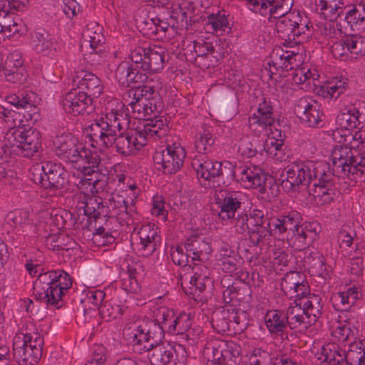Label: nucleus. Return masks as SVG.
I'll use <instances>...</instances> for the list:
<instances>
[{
    "label": "nucleus",
    "mask_w": 365,
    "mask_h": 365,
    "mask_svg": "<svg viewBox=\"0 0 365 365\" xmlns=\"http://www.w3.org/2000/svg\"><path fill=\"white\" fill-rule=\"evenodd\" d=\"M103 29L97 22H91L87 24L83 31L84 41L89 43L92 52L98 53L97 48L104 42L103 34Z\"/></svg>",
    "instance_id": "c9c22d12"
},
{
    "label": "nucleus",
    "mask_w": 365,
    "mask_h": 365,
    "mask_svg": "<svg viewBox=\"0 0 365 365\" xmlns=\"http://www.w3.org/2000/svg\"><path fill=\"white\" fill-rule=\"evenodd\" d=\"M336 122L338 126L352 132L365 126V115H337Z\"/></svg>",
    "instance_id": "49530a36"
},
{
    "label": "nucleus",
    "mask_w": 365,
    "mask_h": 365,
    "mask_svg": "<svg viewBox=\"0 0 365 365\" xmlns=\"http://www.w3.org/2000/svg\"><path fill=\"white\" fill-rule=\"evenodd\" d=\"M269 354L260 348H255L247 354L242 360V365H269Z\"/></svg>",
    "instance_id": "de8ad7c7"
},
{
    "label": "nucleus",
    "mask_w": 365,
    "mask_h": 365,
    "mask_svg": "<svg viewBox=\"0 0 365 365\" xmlns=\"http://www.w3.org/2000/svg\"><path fill=\"white\" fill-rule=\"evenodd\" d=\"M191 324L190 314L181 312L178 315H175L174 322L171 323L168 331L170 333L183 334L190 328Z\"/></svg>",
    "instance_id": "09e8293b"
},
{
    "label": "nucleus",
    "mask_w": 365,
    "mask_h": 365,
    "mask_svg": "<svg viewBox=\"0 0 365 365\" xmlns=\"http://www.w3.org/2000/svg\"><path fill=\"white\" fill-rule=\"evenodd\" d=\"M101 312L103 318H107V320H111L119 317L123 314V309L121 306L113 302L106 305Z\"/></svg>",
    "instance_id": "e2e57ef3"
},
{
    "label": "nucleus",
    "mask_w": 365,
    "mask_h": 365,
    "mask_svg": "<svg viewBox=\"0 0 365 365\" xmlns=\"http://www.w3.org/2000/svg\"><path fill=\"white\" fill-rule=\"evenodd\" d=\"M192 166L195 170L200 183L205 188L215 187L216 179L227 170L224 163L209 159L206 155H196L192 160Z\"/></svg>",
    "instance_id": "4be33fe9"
},
{
    "label": "nucleus",
    "mask_w": 365,
    "mask_h": 365,
    "mask_svg": "<svg viewBox=\"0 0 365 365\" xmlns=\"http://www.w3.org/2000/svg\"><path fill=\"white\" fill-rule=\"evenodd\" d=\"M264 322L271 335L282 334L286 330L287 324L290 327L289 307L287 316L277 309L267 311L264 317Z\"/></svg>",
    "instance_id": "c756f323"
},
{
    "label": "nucleus",
    "mask_w": 365,
    "mask_h": 365,
    "mask_svg": "<svg viewBox=\"0 0 365 365\" xmlns=\"http://www.w3.org/2000/svg\"><path fill=\"white\" fill-rule=\"evenodd\" d=\"M134 235L136 249L143 256L153 254L160 246L161 237L155 224L147 223L137 226Z\"/></svg>",
    "instance_id": "b1692460"
},
{
    "label": "nucleus",
    "mask_w": 365,
    "mask_h": 365,
    "mask_svg": "<svg viewBox=\"0 0 365 365\" xmlns=\"http://www.w3.org/2000/svg\"><path fill=\"white\" fill-rule=\"evenodd\" d=\"M13 60L8 58L6 62V67L3 68L1 73H3L6 79L13 83H21L26 80L27 74L25 72V68L22 67V61L19 59L16 60V63H14V66L9 69L8 67H11Z\"/></svg>",
    "instance_id": "79ce46f5"
},
{
    "label": "nucleus",
    "mask_w": 365,
    "mask_h": 365,
    "mask_svg": "<svg viewBox=\"0 0 365 365\" xmlns=\"http://www.w3.org/2000/svg\"><path fill=\"white\" fill-rule=\"evenodd\" d=\"M36 98V94L33 92H25L22 94V96H17L16 94H11L6 98V102L14 106L17 109H29L28 112H33V114H38L39 110H35L36 109L35 106V100Z\"/></svg>",
    "instance_id": "4c0bfd02"
},
{
    "label": "nucleus",
    "mask_w": 365,
    "mask_h": 365,
    "mask_svg": "<svg viewBox=\"0 0 365 365\" xmlns=\"http://www.w3.org/2000/svg\"><path fill=\"white\" fill-rule=\"evenodd\" d=\"M246 226L251 237L257 244L268 237H273L280 243L284 240L295 250H302L311 245L318 236L320 226L316 222L299 225V215L292 212L280 217L264 218L259 209H253L247 215Z\"/></svg>",
    "instance_id": "7ed1b4c3"
},
{
    "label": "nucleus",
    "mask_w": 365,
    "mask_h": 365,
    "mask_svg": "<svg viewBox=\"0 0 365 365\" xmlns=\"http://www.w3.org/2000/svg\"><path fill=\"white\" fill-rule=\"evenodd\" d=\"M210 238L202 237L198 234L190 235L185 243V248L191 256L192 260L206 261L212 256V248Z\"/></svg>",
    "instance_id": "a878e982"
},
{
    "label": "nucleus",
    "mask_w": 365,
    "mask_h": 365,
    "mask_svg": "<svg viewBox=\"0 0 365 365\" xmlns=\"http://www.w3.org/2000/svg\"><path fill=\"white\" fill-rule=\"evenodd\" d=\"M210 279L206 276L202 274L195 272L192 277H190L189 284L190 287L186 289L187 281L185 279H181V286L185 289V292L187 294L195 295L197 292H202L206 287V284L210 282Z\"/></svg>",
    "instance_id": "a18cd8bd"
},
{
    "label": "nucleus",
    "mask_w": 365,
    "mask_h": 365,
    "mask_svg": "<svg viewBox=\"0 0 365 365\" xmlns=\"http://www.w3.org/2000/svg\"><path fill=\"white\" fill-rule=\"evenodd\" d=\"M156 307H155L153 310V317L155 323L152 321L148 320H140L134 322L133 324L140 323L142 322H145L148 324V328H150V331H151V328L154 329H166L168 330L170 325L172 322H174L175 312L173 309L168 307V302H165L162 297H160L156 300Z\"/></svg>",
    "instance_id": "bb28decb"
},
{
    "label": "nucleus",
    "mask_w": 365,
    "mask_h": 365,
    "mask_svg": "<svg viewBox=\"0 0 365 365\" xmlns=\"http://www.w3.org/2000/svg\"><path fill=\"white\" fill-rule=\"evenodd\" d=\"M310 272L313 274L318 275L325 279L331 277V271L326 266L324 258L321 256L313 259V262L310 267Z\"/></svg>",
    "instance_id": "4d7b16f0"
},
{
    "label": "nucleus",
    "mask_w": 365,
    "mask_h": 365,
    "mask_svg": "<svg viewBox=\"0 0 365 365\" xmlns=\"http://www.w3.org/2000/svg\"><path fill=\"white\" fill-rule=\"evenodd\" d=\"M352 150L349 146L338 148L335 146L329 155V161L332 164L334 170L344 175H349L354 167V156Z\"/></svg>",
    "instance_id": "cd10ccee"
},
{
    "label": "nucleus",
    "mask_w": 365,
    "mask_h": 365,
    "mask_svg": "<svg viewBox=\"0 0 365 365\" xmlns=\"http://www.w3.org/2000/svg\"><path fill=\"white\" fill-rule=\"evenodd\" d=\"M136 23L143 35L147 36L148 38L156 39V31L158 29L156 28L155 17L136 19Z\"/></svg>",
    "instance_id": "6e6d98bb"
},
{
    "label": "nucleus",
    "mask_w": 365,
    "mask_h": 365,
    "mask_svg": "<svg viewBox=\"0 0 365 365\" xmlns=\"http://www.w3.org/2000/svg\"><path fill=\"white\" fill-rule=\"evenodd\" d=\"M155 21L156 28L158 29L156 31V39L164 38L169 28L174 26V19L173 16H170V18L165 21L160 19L159 17H155Z\"/></svg>",
    "instance_id": "0e129e2a"
},
{
    "label": "nucleus",
    "mask_w": 365,
    "mask_h": 365,
    "mask_svg": "<svg viewBox=\"0 0 365 365\" xmlns=\"http://www.w3.org/2000/svg\"><path fill=\"white\" fill-rule=\"evenodd\" d=\"M133 65L128 61L121 62L115 71V78L122 86H130V76L133 70Z\"/></svg>",
    "instance_id": "5fc2aeb1"
},
{
    "label": "nucleus",
    "mask_w": 365,
    "mask_h": 365,
    "mask_svg": "<svg viewBox=\"0 0 365 365\" xmlns=\"http://www.w3.org/2000/svg\"><path fill=\"white\" fill-rule=\"evenodd\" d=\"M319 105L316 101H309L307 98L300 99L294 106L295 113L307 114L311 112L318 111Z\"/></svg>",
    "instance_id": "680f3d73"
},
{
    "label": "nucleus",
    "mask_w": 365,
    "mask_h": 365,
    "mask_svg": "<svg viewBox=\"0 0 365 365\" xmlns=\"http://www.w3.org/2000/svg\"><path fill=\"white\" fill-rule=\"evenodd\" d=\"M88 142L84 145L71 133L57 135L53 141L56 154L70 163L76 170L75 175H83V178L77 184L78 192L76 195V221L78 228L88 229L99 216L97 209L101 199L97 196L100 187L104 186L107 179L108 170L101 165L98 152L101 148L91 145L88 134Z\"/></svg>",
    "instance_id": "f257e3e1"
},
{
    "label": "nucleus",
    "mask_w": 365,
    "mask_h": 365,
    "mask_svg": "<svg viewBox=\"0 0 365 365\" xmlns=\"http://www.w3.org/2000/svg\"><path fill=\"white\" fill-rule=\"evenodd\" d=\"M39 219L50 227L51 232L46 242L52 250L61 251L66 256L75 254L77 249L76 242L62 231L72 225L71 212L61 208H51L41 212Z\"/></svg>",
    "instance_id": "1a4fd4ad"
},
{
    "label": "nucleus",
    "mask_w": 365,
    "mask_h": 365,
    "mask_svg": "<svg viewBox=\"0 0 365 365\" xmlns=\"http://www.w3.org/2000/svg\"><path fill=\"white\" fill-rule=\"evenodd\" d=\"M1 27L4 30L2 37H11L16 34H21L24 26L19 18H16L12 11L0 12Z\"/></svg>",
    "instance_id": "e433bc0d"
},
{
    "label": "nucleus",
    "mask_w": 365,
    "mask_h": 365,
    "mask_svg": "<svg viewBox=\"0 0 365 365\" xmlns=\"http://www.w3.org/2000/svg\"><path fill=\"white\" fill-rule=\"evenodd\" d=\"M276 19L277 35L284 40V45L287 47L303 43L312 34V24L304 13L292 11Z\"/></svg>",
    "instance_id": "f8f14e48"
},
{
    "label": "nucleus",
    "mask_w": 365,
    "mask_h": 365,
    "mask_svg": "<svg viewBox=\"0 0 365 365\" xmlns=\"http://www.w3.org/2000/svg\"><path fill=\"white\" fill-rule=\"evenodd\" d=\"M121 286L128 293L137 294L140 290V285L135 277L128 273H125L122 276Z\"/></svg>",
    "instance_id": "bf43d9fd"
},
{
    "label": "nucleus",
    "mask_w": 365,
    "mask_h": 365,
    "mask_svg": "<svg viewBox=\"0 0 365 365\" xmlns=\"http://www.w3.org/2000/svg\"><path fill=\"white\" fill-rule=\"evenodd\" d=\"M359 322L354 317L337 319L329 324L331 336L340 342L351 341L346 352H341L334 343L314 341L312 348L321 365H365V341L359 339Z\"/></svg>",
    "instance_id": "20e7f679"
},
{
    "label": "nucleus",
    "mask_w": 365,
    "mask_h": 365,
    "mask_svg": "<svg viewBox=\"0 0 365 365\" xmlns=\"http://www.w3.org/2000/svg\"><path fill=\"white\" fill-rule=\"evenodd\" d=\"M123 334L135 351L142 353L152 349L148 358L153 365L186 364L187 354L185 347L180 344L174 347L155 344L153 334L145 322L126 326Z\"/></svg>",
    "instance_id": "423d86ee"
},
{
    "label": "nucleus",
    "mask_w": 365,
    "mask_h": 365,
    "mask_svg": "<svg viewBox=\"0 0 365 365\" xmlns=\"http://www.w3.org/2000/svg\"><path fill=\"white\" fill-rule=\"evenodd\" d=\"M281 288L289 298H295L289 306L290 329L295 332L307 334L321 315L322 305L317 295H309V287L304 274L289 272L284 274L281 282Z\"/></svg>",
    "instance_id": "39448f33"
},
{
    "label": "nucleus",
    "mask_w": 365,
    "mask_h": 365,
    "mask_svg": "<svg viewBox=\"0 0 365 365\" xmlns=\"http://www.w3.org/2000/svg\"><path fill=\"white\" fill-rule=\"evenodd\" d=\"M185 151L179 145H172L166 148L156 150L153 155V162L157 168L164 173H175L183 165Z\"/></svg>",
    "instance_id": "5701e85b"
},
{
    "label": "nucleus",
    "mask_w": 365,
    "mask_h": 365,
    "mask_svg": "<svg viewBox=\"0 0 365 365\" xmlns=\"http://www.w3.org/2000/svg\"><path fill=\"white\" fill-rule=\"evenodd\" d=\"M1 153L2 150H0V179L4 180L6 184L13 185L14 181L18 182L19 180L14 178L13 172L8 170L10 152L4 150V153L1 154Z\"/></svg>",
    "instance_id": "603ef678"
},
{
    "label": "nucleus",
    "mask_w": 365,
    "mask_h": 365,
    "mask_svg": "<svg viewBox=\"0 0 365 365\" xmlns=\"http://www.w3.org/2000/svg\"><path fill=\"white\" fill-rule=\"evenodd\" d=\"M26 267L31 276L38 277L34 283L35 294L48 304L60 307L63 296L72 285L69 274L61 269L38 274V267L32 264Z\"/></svg>",
    "instance_id": "6e6552de"
},
{
    "label": "nucleus",
    "mask_w": 365,
    "mask_h": 365,
    "mask_svg": "<svg viewBox=\"0 0 365 365\" xmlns=\"http://www.w3.org/2000/svg\"><path fill=\"white\" fill-rule=\"evenodd\" d=\"M215 259L225 273L232 274L237 269L235 252L227 244L223 245L215 255Z\"/></svg>",
    "instance_id": "58836bf2"
},
{
    "label": "nucleus",
    "mask_w": 365,
    "mask_h": 365,
    "mask_svg": "<svg viewBox=\"0 0 365 365\" xmlns=\"http://www.w3.org/2000/svg\"><path fill=\"white\" fill-rule=\"evenodd\" d=\"M316 5L324 15L334 19L344 15L346 6L345 0H319Z\"/></svg>",
    "instance_id": "ea45409f"
},
{
    "label": "nucleus",
    "mask_w": 365,
    "mask_h": 365,
    "mask_svg": "<svg viewBox=\"0 0 365 365\" xmlns=\"http://www.w3.org/2000/svg\"><path fill=\"white\" fill-rule=\"evenodd\" d=\"M215 139L208 128L200 127L195 137V147L199 154L207 153L214 144Z\"/></svg>",
    "instance_id": "37998d69"
},
{
    "label": "nucleus",
    "mask_w": 365,
    "mask_h": 365,
    "mask_svg": "<svg viewBox=\"0 0 365 365\" xmlns=\"http://www.w3.org/2000/svg\"><path fill=\"white\" fill-rule=\"evenodd\" d=\"M249 123L252 130L266 132L264 150L269 157L279 160L277 155L284 144V138L281 130L275 127V121L272 115H251Z\"/></svg>",
    "instance_id": "dca6fc26"
},
{
    "label": "nucleus",
    "mask_w": 365,
    "mask_h": 365,
    "mask_svg": "<svg viewBox=\"0 0 365 365\" xmlns=\"http://www.w3.org/2000/svg\"><path fill=\"white\" fill-rule=\"evenodd\" d=\"M225 170H227L230 181L236 180L237 185L245 190H257L263 197L268 199L277 195V185L274 178L266 173L259 166L250 165L242 167L235 174L234 165L230 162L224 163Z\"/></svg>",
    "instance_id": "9d476101"
},
{
    "label": "nucleus",
    "mask_w": 365,
    "mask_h": 365,
    "mask_svg": "<svg viewBox=\"0 0 365 365\" xmlns=\"http://www.w3.org/2000/svg\"><path fill=\"white\" fill-rule=\"evenodd\" d=\"M116 188L110 201V207L116 215L132 211L140 193L135 181L130 176L119 174L116 176Z\"/></svg>",
    "instance_id": "4468645a"
},
{
    "label": "nucleus",
    "mask_w": 365,
    "mask_h": 365,
    "mask_svg": "<svg viewBox=\"0 0 365 365\" xmlns=\"http://www.w3.org/2000/svg\"><path fill=\"white\" fill-rule=\"evenodd\" d=\"M194 51L196 53V61L201 62L205 67L215 66L219 61L220 53L215 51V46L211 42L203 40L194 42Z\"/></svg>",
    "instance_id": "2f4dec72"
},
{
    "label": "nucleus",
    "mask_w": 365,
    "mask_h": 365,
    "mask_svg": "<svg viewBox=\"0 0 365 365\" xmlns=\"http://www.w3.org/2000/svg\"><path fill=\"white\" fill-rule=\"evenodd\" d=\"M331 51L333 56L340 61L360 58L365 56V36L345 35L331 45Z\"/></svg>",
    "instance_id": "aec40b11"
},
{
    "label": "nucleus",
    "mask_w": 365,
    "mask_h": 365,
    "mask_svg": "<svg viewBox=\"0 0 365 365\" xmlns=\"http://www.w3.org/2000/svg\"><path fill=\"white\" fill-rule=\"evenodd\" d=\"M43 336L33 324L17 331L13 339L14 355L19 365H37L42 355Z\"/></svg>",
    "instance_id": "9b49d317"
},
{
    "label": "nucleus",
    "mask_w": 365,
    "mask_h": 365,
    "mask_svg": "<svg viewBox=\"0 0 365 365\" xmlns=\"http://www.w3.org/2000/svg\"><path fill=\"white\" fill-rule=\"evenodd\" d=\"M249 324V316L247 312L242 310L232 311L229 316V322L227 329L229 331L233 330L238 334L245 330Z\"/></svg>",
    "instance_id": "c03bdc74"
},
{
    "label": "nucleus",
    "mask_w": 365,
    "mask_h": 365,
    "mask_svg": "<svg viewBox=\"0 0 365 365\" xmlns=\"http://www.w3.org/2000/svg\"><path fill=\"white\" fill-rule=\"evenodd\" d=\"M63 11L68 18L72 19L81 11V6L76 0H64Z\"/></svg>",
    "instance_id": "338daca9"
},
{
    "label": "nucleus",
    "mask_w": 365,
    "mask_h": 365,
    "mask_svg": "<svg viewBox=\"0 0 365 365\" xmlns=\"http://www.w3.org/2000/svg\"><path fill=\"white\" fill-rule=\"evenodd\" d=\"M31 180L42 187L60 189L69 182L68 172L61 164L53 162L36 163L30 169Z\"/></svg>",
    "instance_id": "2eb2a0df"
},
{
    "label": "nucleus",
    "mask_w": 365,
    "mask_h": 365,
    "mask_svg": "<svg viewBox=\"0 0 365 365\" xmlns=\"http://www.w3.org/2000/svg\"><path fill=\"white\" fill-rule=\"evenodd\" d=\"M106 115L89 125L88 134L92 146L107 148L115 143L116 150L122 155H135L148 143V137L165 135L168 130V123L164 115H153L148 118H138L135 129L125 135L116 137L117 131L125 129L130 115Z\"/></svg>",
    "instance_id": "f03ea898"
},
{
    "label": "nucleus",
    "mask_w": 365,
    "mask_h": 365,
    "mask_svg": "<svg viewBox=\"0 0 365 365\" xmlns=\"http://www.w3.org/2000/svg\"><path fill=\"white\" fill-rule=\"evenodd\" d=\"M105 361V348L98 345L94 348L91 358L86 365H106Z\"/></svg>",
    "instance_id": "774afa93"
},
{
    "label": "nucleus",
    "mask_w": 365,
    "mask_h": 365,
    "mask_svg": "<svg viewBox=\"0 0 365 365\" xmlns=\"http://www.w3.org/2000/svg\"><path fill=\"white\" fill-rule=\"evenodd\" d=\"M326 168V164L322 161L295 162L288 165L285 168L286 181L293 187L310 180L312 177H322Z\"/></svg>",
    "instance_id": "6ab92c4d"
},
{
    "label": "nucleus",
    "mask_w": 365,
    "mask_h": 365,
    "mask_svg": "<svg viewBox=\"0 0 365 365\" xmlns=\"http://www.w3.org/2000/svg\"><path fill=\"white\" fill-rule=\"evenodd\" d=\"M325 139L330 143H332L334 148L337 146L338 148L349 146L351 148L360 149V143L362 140L361 134L355 132L353 134L352 132L346 130L337 125L336 128L328 131L325 134Z\"/></svg>",
    "instance_id": "c85d7f7f"
},
{
    "label": "nucleus",
    "mask_w": 365,
    "mask_h": 365,
    "mask_svg": "<svg viewBox=\"0 0 365 365\" xmlns=\"http://www.w3.org/2000/svg\"><path fill=\"white\" fill-rule=\"evenodd\" d=\"M32 42L38 53L48 54L53 47V42L47 33L35 32L32 36Z\"/></svg>",
    "instance_id": "3c124183"
},
{
    "label": "nucleus",
    "mask_w": 365,
    "mask_h": 365,
    "mask_svg": "<svg viewBox=\"0 0 365 365\" xmlns=\"http://www.w3.org/2000/svg\"><path fill=\"white\" fill-rule=\"evenodd\" d=\"M242 352L240 346L233 341L210 337L202 352L205 365H237Z\"/></svg>",
    "instance_id": "ddd939ff"
},
{
    "label": "nucleus",
    "mask_w": 365,
    "mask_h": 365,
    "mask_svg": "<svg viewBox=\"0 0 365 365\" xmlns=\"http://www.w3.org/2000/svg\"><path fill=\"white\" fill-rule=\"evenodd\" d=\"M73 86L82 91L68 92L62 101V106L68 114H91L93 111L92 99L98 98L103 93L101 79L91 72L81 71L73 78Z\"/></svg>",
    "instance_id": "0eeeda50"
},
{
    "label": "nucleus",
    "mask_w": 365,
    "mask_h": 365,
    "mask_svg": "<svg viewBox=\"0 0 365 365\" xmlns=\"http://www.w3.org/2000/svg\"><path fill=\"white\" fill-rule=\"evenodd\" d=\"M344 14V21L351 30L365 28V1H361L356 4L346 5Z\"/></svg>",
    "instance_id": "7c9ffc66"
},
{
    "label": "nucleus",
    "mask_w": 365,
    "mask_h": 365,
    "mask_svg": "<svg viewBox=\"0 0 365 365\" xmlns=\"http://www.w3.org/2000/svg\"><path fill=\"white\" fill-rule=\"evenodd\" d=\"M151 214L160 217L163 221L167 220L168 212L165 207V201L160 195H155L153 197Z\"/></svg>",
    "instance_id": "13d9d810"
},
{
    "label": "nucleus",
    "mask_w": 365,
    "mask_h": 365,
    "mask_svg": "<svg viewBox=\"0 0 365 365\" xmlns=\"http://www.w3.org/2000/svg\"><path fill=\"white\" fill-rule=\"evenodd\" d=\"M315 180L309 188L310 200L318 206L331 203L336 197L335 186L324 173Z\"/></svg>",
    "instance_id": "393cba45"
},
{
    "label": "nucleus",
    "mask_w": 365,
    "mask_h": 365,
    "mask_svg": "<svg viewBox=\"0 0 365 365\" xmlns=\"http://www.w3.org/2000/svg\"><path fill=\"white\" fill-rule=\"evenodd\" d=\"M165 53V49L161 46H139L131 51L130 59L138 69L154 73L164 68Z\"/></svg>",
    "instance_id": "a211bd4d"
},
{
    "label": "nucleus",
    "mask_w": 365,
    "mask_h": 365,
    "mask_svg": "<svg viewBox=\"0 0 365 365\" xmlns=\"http://www.w3.org/2000/svg\"><path fill=\"white\" fill-rule=\"evenodd\" d=\"M159 84L158 80L155 78H148L145 83L139 86L137 88L130 89L123 96V98L126 101V96L128 98H133V99L142 98L145 101L155 100L160 97L158 88Z\"/></svg>",
    "instance_id": "473e14b6"
},
{
    "label": "nucleus",
    "mask_w": 365,
    "mask_h": 365,
    "mask_svg": "<svg viewBox=\"0 0 365 365\" xmlns=\"http://www.w3.org/2000/svg\"><path fill=\"white\" fill-rule=\"evenodd\" d=\"M288 255L282 249H275L272 251V255L271 257V263L274 270H277L280 266H286L288 262Z\"/></svg>",
    "instance_id": "69168bd1"
},
{
    "label": "nucleus",
    "mask_w": 365,
    "mask_h": 365,
    "mask_svg": "<svg viewBox=\"0 0 365 365\" xmlns=\"http://www.w3.org/2000/svg\"><path fill=\"white\" fill-rule=\"evenodd\" d=\"M293 5L294 0H264V2L261 3L260 14L264 16L269 15L276 19L292 13L291 9Z\"/></svg>",
    "instance_id": "72a5a7b5"
},
{
    "label": "nucleus",
    "mask_w": 365,
    "mask_h": 365,
    "mask_svg": "<svg viewBox=\"0 0 365 365\" xmlns=\"http://www.w3.org/2000/svg\"><path fill=\"white\" fill-rule=\"evenodd\" d=\"M170 256L173 262L180 266H185L188 262V258L191 256L186 251V254L184 253L183 249L180 245H176L171 247Z\"/></svg>",
    "instance_id": "052dcab7"
},
{
    "label": "nucleus",
    "mask_w": 365,
    "mask_h": 365,
    "mask_svg": "<svg viewBox=\"0 0 365 365\" xmlns=\"http://www.w3.org/2000/svg\"><path fill=\"white\" fill-rule=\"evenodd\" d=\"M246 199L245 192L227 188L217 189L214 194V202L220 209L219 216L223 220L234 219Z\"/></svg>",
    "instance_id": "412c9836"
},
{
    "label": "nucleus",
    "mask_w": 365,
    "mask_h": 365,
    "mask_svg": "<svg viewBox=\"0 0 365 365\" xmlns=\"http://www.w3.org/2000/svg\"><path fill=\"white\" fill-rule=\"evenodd\" d=\"M361 297V289L359 287L353 286L336 294L333 297V300L340 309H346L354 306Z\"/></svg>",
    "instance_id": "f704fd0d"
},
{
    "label": "nucleus",
    "mask_w": 365,
    "mask_h": 365,
    "mask_svg": "<svg viewBox=\"0 0 365 365\" xmlns=\"http://www.w3.org/2000/svg\"><path fill=\"white\" fill-rule=\"evenodd\" d=\"M237 152L244 158H252L257 153L252 138L249 135L242 137L237 142Z\"/></svg>",
    "instance_id": "864d4df0"
},
{
    "label": "nucleus",
    "mask_w": 365,
    "mask_h": 365,
    "mask_svg": "<svg viewBox=\"0 0 365 365\" xmlns=\"http://www.w3.org/2000/svg\"><path fill=\"white\" fill-rule=\"evenodd\" d=\"M229 25L225 14H222L220 11L217 14H210L206 21L207 27L210 26L213 31L216 33L225 32L227 29H230Z\"/></svg>",
    "instance_id": "8fccbe9b"
},
{
    "label": "nucleus",
    "mask_w": 365,
    "mask_h": 365,
    "mask_svg": "<svg viewBox=\"0 0 365 365\" xmlns=\"http://www.w3.org/2000/svg\"><path fill=\"white\" fill-rule=\"evenodd\" d=\"M40 139L41 133L34 128H13L6 133L4 145L18 148L17 152L24 157H31L40 148Z\"/></svg>",
    "instance_id": "f3484780"
},
{
    "label": "nucleus",
    "mask_w": 365,
    "mask_h": 365,
    "mask_svg": "<svg viewBox=\"0 0 365 365\" xmlns=\"http://www.w3.org/2000/svg\"><path fill=\"white\" fill-rule=\"evenodd\" d=\"M292 81L296 85L300 86V88L309 91L312 89V83L316 81L319 75L312 72L310 69L298 68L294 70L292 73Z\"/></svg>",
    "instance_id": "a19ab883"
}]
</instances>
